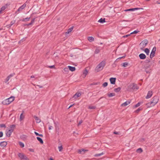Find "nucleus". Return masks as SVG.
<instances>
[{
	"instance_id": "nucleus-52",
	"label": "nucleus",
	"mask_w": 160,
	"mask_h": 160,
	"mask_svg": "<svg viewBox=\"0 0 160 160\" xmlns=\"http://www.w3.org/2000/svg\"><path fill=\"white\" fill-rule=\"evenodd\" d=\"M119 132H114V133L115 134H119Z\"/></svg>"
},
{
	"instance_id": "nucleus-63",
	"label": "nucleus",
	"mask_w": 160,
	"mask_h": 160,
	"mask_svg": "<svg viewBox=\"0 0 160 160\" xmlns=\"http://www.w3.org/2000/svg\"><path fill=\"white\" fill-rule=\"evenodd\" d=\"M7 26L8 27H11V26H10V24H9L8 25H7Z\"/></svg>"
},
{
	"instance_id": "nucleus-50",
	"label": "nucleus",
	"mask_w": 160,
	"mask_h": 160,
	"mask_svg": "<svg viewBox=\"0 0 160 160\" xmlns=\"http://www.w3.org/2000/svg\"><path fill=\"white\" fill-rule=\"evenodd\" d=\"M10 76H8L7 78H6V81L7 82H8L10 79Z\"/></svg>"
},
{
	"instance_id": "nucleus-38",
	"label": "nucleus",
	"mask_w": 160,
	"mask_h": 160,
	"mask_svg": "<svg viewBox=\"0 0 160 160\" xmlns=\"http://www.w3.org/2000/svg\"><path fill=\"white\" fill-rule=\"evenodd\" d=\"M88 73V71L87 70H85L83 72V74L85 75V76Z\"/></svg>"
},
{
	"instance_id": "nucleus-25",
	"label": "nucleus",
	"mask_w": 160,
	"mask_h": 160,
	"mask_svg": "<svg viewBox=\"0 0 160 160\" xmlns=\"http://www.w3.org/2000/svg\"><path fill=\"white\" fill-rule=\"evenodd\" d=\"M37 139L40 142L41 144H43V141L42 139L39 137H37Z\"/></svg>"
},
{
	"instance_id": "nucleus-43",
	"label": "nucleus",
	"mask_w": 160,
	"mask_h": 160,
	"mask_svg": "<svg viewBox=\"0 0 160 160\" xmlns=\"http://www.w3.org/2000/svg\"><path fill=\"white\" fill-rule=\"evenodd\" d=\"M142 109L141 108H138L137 110H136L135 112L136 113H138V112L140 110H141Z\"/></svg>"
},
{
	"instance_id": "nucleus-47",
	"label": "nucleus",
	"mask_w": 160,
	"mask_h": 160,
	"mask_svg": "<svg viewBox=\"0 0 160 160\" xmlns=\"http://www.w3.org/2000/svg\"><path fill=\"white\" fill-rule=\"evenodd\" d=\"M53 127L52 126H49V127H48V129L49 130H50L51 129H52V128Z\"/></svg>"
},
{
	"instance_id": "nucleus-3",
	"label": "nucleus",
	"mask_w": 160,
	"mask_h": 160,
	"mask_svg": "<svg viewBox=\"0 0 160 160\" xmlns=\"http://www.w3.org/2000/svg\"><path fill=\"white\" fill-rule=\"evenodd\" d=\"M15 125H12L10 126L9 129H7L6 131V135L8 137H9L12 132H13L14 128H15Z\"/></svg>"
},
{
	"instance_id": "nucleus-48",
	"label": "nucleus",
	"mask_w": 160,
	"mask_h": 160,
	"mask_svg": "<svg viewBox=\"0 0 160 160\" xmlns=\"http://www.w3.org/2000/svg\"><path fill=\"white\" fill-rule=\"evenodd\" d=\"M82 122V120H81L78 123V126H79L80 125Z\"/></svg>"
},
{
	"instance_id": "nucleus-23",
	"label": "nucleus",
	"mask_w": 160,
	"mask_h": 160,
	"mask_svg": "<svg viewBox=\"0 0 160 160\" xmlns=\"http://www.w3.org/2000/svg\"><path fill=\"white\" fill-rule=\"evenodd\" d=\"M98 22H99L101 23H103L104 22H105V18H101L98 21Z\"/></svg>"
},
{
	"instance_id": "nucleus-11",
	"label": "nucleus",
	"mask_w": 160,
	"mask_h": 160,
	"mask_svg": "<svg viewBox=\"0 0 160 160\" xmlns=\"http://www.w3.org/2000/svg\"><path fill=\"white\" fill-rule=\"evenodd\" d=\"M26 4H24L18 8V11L19 12H21L26 7Z\"/></svg>"
},
{
	"instance_id": "nucleus-54",
	"label": "nucleus",
	"mask_w": 160,
	"mask_h": 160,
	"mask_svg": "<svg viewBox=\"0 0 160 160\" xmlns=\"http://www.w3.org/2000/svg\"><path fill=\"white\" fill-rule=\"evenodd\" d=\"M78 152L79 153H81V152H82L81 149L78 150Z\"/></svg>"
},
{
	"instance_id": "nucleus-1",
	"label": "nucleus",
	"mask_w": 160,
	"mask_h": 160,
	"mask_svg": "<svg viewBox=\"0 0 160 160\" xmlns=\"http://www.w3.org/2000/svg\"><path fill=\"white\" fill-rule=\"evenodd\" d=\"M158 98L157 96L154 97L152 100L146 104V105L148 108L151 107L155 105L158 102Z\"/></svg>"
},
{
	"instance_id": "nucleus-39",
	"label": "nucleus",
	"mask_w": 160,
	"mask_h": 160,
	"mask_svg": "<svg viewBox=\"0 0 160 160\" xmlns=\"http://www.w3.org/2000/svg\"><path fill=\"white\" fill-rule=\"evenodd\" d=\"M0 127L1 128H5L6 127V126L5 124H0Z\"/></svg>"
},
{
	"instance_id": "nucleus-8",
	"label": "nucleus",
	"mask_w": 160,
	"mask_h": 160,
	"mask_svg": "<svg viewBox=\"0 0 160 160\" xmlns=\"http://www.w3.org/2000/svg\"><path fill=\"white\" fill-rule=\"evenodd\" d=\"M7 144V142L5 141H3L0 143V146L2 148H5Z\"/></svg>"
},
{
	"instance_id": "nucleus-31",
	"label": "nucleus",
	"mask_w": 160,
	"mask_h": 160,
	"mask_svg": "<svg viewBox=\"0 0 160 160\" xmlns=\"http://www.w3.org/2000/svg\"><path fill=\"white\" fill-rule=\"evenodd\" d=\"M96 107L95 106H89L88 107V108L90 109H94L96 108Z\"/></svg>"
},
{
	"instance_id": "nucleus-34",
	"label": "nucleus",
	"mask_w": 160,
	"mask_h": 160,
	"mask_svg": "<svg viewBox=\"0 0 160 160\" xmlns=\"http://www.w3.org/2000/svg\"><path fill=\"white\" fill-rule=\"evenodd\" d=\"M58 148L59 149V151H60V152L62 151V149H63L62 145L59 146L58 147Z\"/></svg>"
},
{
	"instance_id": "nucleus-51",
	"label": "nucleus",
	"mask_w": 160,
	"mask_h": 160,
	"mask_svg": "<svg viewBox=\"0 0 160 160\" xmlns=\"http://www.w3.org/2000/svg\"><path fill=\"white\" fill-rule=\"evenodd\" d=\"M54 124H55V127H56V128L57 127V125L58 124V122H54Z\"/></svg>"
},
{
	"instance_id": "nucleus-13",
	"label": "nucleus",
	"mask_w": 160,
	"mask_h": 160,
	"mask_svg": "<svg viewBox=\"0 0 160 160\" xmlns=\"http://www.w3.org/2000/svg\"><path fill=\"white\" fill-rule=\"evenodd\" d=\"M140 8H131L128 9H126L124 10L125 12H127V11H134L136 10H138L140 9Z\"/></svg>"
},
{
	"instance_id": "nucleus-44",
	"label": "nucleus",
	"mask_w": 160,
	"mask_h": 160,
	"mask_svg": "<svg viewBox=\"0 0 160 160\" xmlns=\"http://www.w3.org/2000/svg\"><path fill=\"white\" fill-rule=\"evenodd\" d=\"M15 21H13L11 22L10 24V26H12V25H13L15 22Z\"/></svg>"
},
{
	"instance_id": "nucleus-30",
	"label": "nucleus",
	"mask_w": 160,
	"mask_h": 160,
	"mask_svg": "<svg viewBox=\"0 0 160 160\" xmlns=\"http://www.w3.org/2000/svg\"><path fill=\"white\" fill-rule=\"evenodd\" d=\"M104 154V153L102 152V153H98V154H96L94 155L95 157H98L101 155H102Z\"/></svg>"
},
{
	"instance_id": "nucleus-41",
	"label": "nucleus",
	"mask_w": 160,
	"mask_h": 160,
	"mask_svg": "<svg viewBox=\"0 0 160 160\" xmlns=\"http://www.w3.org/2000/svg\"><path fill=\"white\" fill-rule=\"evenodd\" d=\"M108 84L107 82H105L103 84L102 86L103 87H105L107 86L108 85Z\"/></svg>"
},
{
	"instance_id": "nucleus-9",
	"label": "nucleus",
	"mask_w": 160,
	"mask_h": 160,
	"mask_svg": "<svg viewBox=\"0 0 160 160\" xmlns=\"http://www.w3.org/2000/svg\"><path fill=\"white\" fill-rule=\"evenodd\" d=\"M102 49V48L100 47L99 46V47H97L95 50V51L94 52L96 54L98 53L99 52H100V51Z\"/></svg>"
},
{
	"instance_id": "nucleus-59",
	"label": "nucleus",
	"mask_w": 160,
	"mask_h": 160,
	"mask_svg": "<svg viewBox=\"0 0 160 160\" xmlns=\"http://www.w3.org/2000/svg\"><path fill=\"white\" fill-rule=\"evenodd\" d=\"M3 11L2 10V9H1V8L0 9V14L2 13V12Z\"/></svg>"
},
{
	"instance_id": "nucleus-29",
	"label": "nucleus",
	"mask_w": 160,
	"mask_h": 160,
	"mask_svg": "<svg viewBox=\"0 0 160 160\" xmlns=\"http://www.w3.org/2000/svg\"><path fill=\"white\" fill-rule=\"evenodd\" d=\"M115 94L114 93H111L108 94V95L109 97H111L115 96Z\"/></svg>"
},
{
	"instance_id": "nucleus-33",
	"label": "nucleus",
	"mask_w": 160,
	"mask_h": 160,
	"mask_svg": "<svg viewBox=\"0 0 160 160\" xmlns=\"http://www.w3.org/2000/svg\"><path fill=\"white\" fill-rule=\"evenodd\" d=\"M19 144L20 146L22 148H23L24 147V143L21 142H19Z\"/></svg>"
},
{
	"instance_id": "nucleus-21",
	"label": "nucleus",
	"mask_w": 160,
	"mask_h": 160,
	"mask_svg": "<svg viewBox=\"0 0 160 160\" xmlns=\"http://www.w3.org/2000/svg\"><path fill=\"white\" fill-rule=\"evenodd\" d=\"M73 27H72L70 28H69L67 31L66 32V34H69L70 32H71L73 30Z\"/></svg>"
},
{
	"instance_id": "nucleus-18",
	"label": "nucleus",
	"mask_w": 160,
	"mask_h": 160,
	"mask_svg": "<svg viewBox=\"0 0 160 160\" xmlns=\"http://www.w3.org/2000/svg\"><path fill=\"white\" fill-rule=\"evenodd\" d=\"M68 68L69 70L72 72L74 71L75 70V67L68 66Z\"/></svg>"
},
{
	"instance_id": "nucleus-12",
	"label": "nucleus",
	"mask_w": 160,
	"mask_h": 160,
	"mask_svg": "<svg viewBox=\"0 0 160 160\" xmlns=\"http://www.w3.org/2000/svg\"><path fill=\"white\" fill-rule=\"evenodd\" d=\"M152 95V91H149L148 92V94L146 97V98L148 99L151 98Z\"/></svg>"
},
{
	"instance_id": "nucleus-55",
	"label": "nucleus",
	"mask_w": 160,
	"mask_h": 160,
	"mask_svg": "<svg viewBox=\"0 0 160 160\" xmlns=\"http://www.w3.org/2000/svg\"><path fill=\"white\" fill-rule=\"evenodd\" d=\"M34 133L37 136H39V134L38 133V132H34Z\"/></svg>"
},
{
	"instance_id": "nucleus-56",
	"label": "nucleus",
	"mask_w": 160,
	"mask_h": 160,
	"mask_svg": "<svg viewBox=\"0 0 160 160\" xmlns=\"http://www.w3.org/2000/svg\"><path fill=\"white\" fill-rule=\"evenodd\" d=\"M49 68H54V65H52V66H49Z\"/></svg>"
},
{
	"instance_id": "nucleus-22",
	"label": "nucleus",
	"mask_w": 160,
	"mask_h": 160,
	"mask_svg": "<svg viewBox=\"0 0 160 160\" xmlns=\"http://www.w3.org/2000/svg\"><path fill=\"white\" fill-rule=\"evenodd\" d=\"M63 71H64V73H65L66 74H67L68 73L69 71V69L67 67V68H65L63 69Z\"/></svg>"
},
{
	"instance_id": "nucleus-61",
	"label": "nucleus",
	"mask_w": 160,
	"mask_h": 160,
	"mask_svg": "<svg viewBox=\"0 0 160 160\" xmlns=\"http://www.w3.org/2000/svg\"><path fill=\"white\" fill-rule=\"evenodd\" d=\"M73 104H72V105H70L69 107V108H71V107H72L73 106Z\"/></svg>"
},
{
	"instance_id": "nucleus-64",
	"label": "nucleus",
	"mask_w": 160,
	"mask_h": 160,
	"mask_svg": "<svg viewBox=\"0 0 160 160\" xmlns=\"http://www.w3.org/2000/svg\"><path fill=\"white\" fill-rule=\"evenodd\" d=\"M34 77H35L34 76H31V78H34Z\"/></svg>"
},
{
	"instance_id": "nucleus-32",
	"label": "nucleus",
	"mask_w": 160,
	"mask_h": 160,
	"mask_svg": "<svg viewBox=\"0 0 160 160\" xmlns=\"http://www.w3.org/2000/svg\"><path fill=\"white\" fill-rule=\"evenodd\" d=\"M128 65V63L127 62H125L122 63V66L124 67H127Z\"/></svg>"
},
{
	"instance_id": "nucleus-45",
	"label": "nucleus",
	"mask_w": 160,
	"mask_h": 160,
	"mask_svg": "<svg viewBox=\"0 0 160 160\" xmlns=\"http://www.w3.org/2000/svg\"><path fill=\"white\" fill-rule=\"evenodd\" d=\"M138 32V31H137V30H135L134 31H133V32H131L130 33V34H134V33H137Z\"/></svg>"
},
{
	"instance_id": "nucleus-35",
	"label": "nucleus",
	"mask_w": 160,
	"mask_h": 160,
	"mask_svg": "<svg viewBox=\"0 0 160 160\" xmlns=\"http://www.w3.org/2000/svg\"><path fill=\"white\" fill-rule=\"evenodd\" d=\"M34 21H35V18L33 19L31 21V22H30V23H29L28 24V25H30L34 23Z\"/></svg>"
},
{
	"instance_id": "nucleus-60",
	"label": "nucleus",
	"mask_w": 160,
	"mask_h": 160,
	"mask_svg": "<svg viewBox=\"0 0 160 160\" xmlns=\"http://www.w3.org/2000/svg\"><path fill=\"white\" fill-rule=\"evenodd\" d=\"M39 136L42 137H43V135L42 134H39Z\"/></svg>"
},
{
	"instance_id": "nucleus-7",
	"label": "nucleus",
	"mask_w": 160,
	"mask_h": 160,
	"mask_svg": "<svg viewBox=\"0 0 160 160\" xmlns=\"http://www.w3.org/2000/svg\"><path fill=\"white\" fill-rule=\"evenodd\" d=\"M156 50V47H154L153 48L152 52H151L150 55V58H153L154 56H155V52Z\"/></svg>"
},
{
	"instance_id": "nucleus-10",
	"label": "nucleus",
	"mask_w": 160,
	"mask_h": 160,
	"mask_svg": "<svg viewBox=\"0 0 160 160\" xmlns=\"http://www.w3.org/2000/svg\"><path fill=\"white\" fill-rule=\"evenodd\" d=\"M129 87L133 89H138V87L137 85L134 83L130 85Z\"/></svg>"
},
{
	"instance_id": "nucleus-58",
	"label": "nucleus",
	"mask_w": 160,
	"mask_h": 160,
	"mask_svg": "<svg viewBox=\"0 0 160 160\" xmlns=\"http://www.w3.org/2000/svg\"><path fill=\"white\" fill-rule=\"evenodd\" d=\"M29 150L31 151V152H33L34 151V150L33 149H29Z\"/></svg>"
},
{
	"instance_id": "nucleus-4",
	"label": "nucleus",
	"mask_w": 160,
	"mask_h": 160,
	"mask_svg": "<svg viewBox=\"0 0 160 160\" xmlns=\"http://www.w3.org/2000/svg\"><path fill=\"white\" fill-rule=\"evenodd\" d=\"M14 99V97H11L8 98L2 102V103L4 104L8 105L10 104Z\"/></svg>"
},
{
	"instance_id": "nucleus-17",
	"label": "nucleus",
	"mask_w": 160,
	"mask_h": 160,
	"mask_svg": "<svg viewBox=\"0 0 160 160\" xmlns=\"http://www.w3.org/2000/svg\"><path fill=\"white\" fill-rule=\"evenodd\" d=\"M81 93L80 92L76 93L73 97V98H76L81 95Z\"/></svg>"
},
{
	"instance_id": "nucleus-26",
	"label": "nucleus",
	"mask_w": 160,
	"mask_h": 160,
	"mask_svg": "<svg viewBox=\"0 0 160 160\" xmlns=\"http://www.w3.org/2000/svg\"><path fill=\"white\" fill-rule=\"evenodd\" d=\"M144 51L147 54V55H149L150 52L149 49H148V48H146L144 49Z\"/></svg>"
},
{
	"instance_id": "nucleus-5",
	"label": "nucleus",
	"mask_w": 160,
	"mask_h": 160,
	"mask_svg": "<svg viewBox=\"0 0 160 160\" xmlns=\"http://www.w3.org/2000/svg\"><path fill=\"white\" fill-rule=\"evenodd\" d=\"M148 42V41L146 39L142 41L139 44L140 49L142 50H144L143 48L147 44Z\"/></svg>"
},
{
	"instance_id": "nucleus-20",
	"label": "nucleus",
	"mask_w": 160,
	"mask_h": 160,
	"mask_svg": "<svg viewBox=\"0 0 160 160\" xmlns=\"http://www.w3.org/2000/svg\"><path fill=\"white\" fill-rule=\"evenodd\" d=\"M23 111L22 112L19 118V120L20 121H22L24 118V116L23 115Z\"/></svg>"
},
{
	"instance_id": "nucleus-6",
	"label": "nucleus",
	"mask_w": 160,
	"mask_h": 160,
	"mask_svg": "<svg viewBox=\"0 0 160 160\" xmlns=\"http://www.w3.org/2000/svg\"><path fill=\"white\" fill-rule=\"evenodd\" d=\"M18 156L21 160H29V159L22 153H18Z\"/></svg>"
},
{
	"instance_id": "nucleus-16",
	"label": "nucleus",
	"mask_w": 160,
	"mask_h": 160,
	"mask_svg": "<svg viewBox=\"0 0 160 160\" xmlns=\"http://www.w3.org/2000/svg\"><path fill=\"white\" fill-rule=\"evenodd\" d=\"M33 117L35 118V120H36L37 123H39L41 122V120L38 117L36 116H34Z\"/></svg>"
},
{
	"instance_id": "nucleus-15",
	"label": "nucleus",
	"mask_w": 160,
	"mask_h": 160,
	"mask_svg": "<svg viewBox=\"0 0 160 160\" xmlns=\"http://www.w3.org/2000/svg\"><path fill=\"white\" fill-rule=\"evenodd\" d=\"M116 78H111L110 79V81L112 84H115Z\"/></svg>"
},
{
	"instance_id": "nucleus-57",
	"label": "nucleus",
	"mask_w": 160,
	"mask_h": 160,
	"mask_svg": "<svg viewBox=\"0 0 160 160\" xmlns=\"http://www.w3.org/2000/svg\"><path fill=\"white\" fill-rule=\"evenodd\" d=\"M81 150H82V152H85V151H88L87 150H85V149H81Z\"/></svg>"
},
{
	"instance_id": "nucleus-46",
	"label": "nucleus",
	"mask_w": 160,
	"mask_h": 160,
	"mask_svg": "<svg viewBox=\"0 0 160 160\" xmlns=\"http://www.w3.org/2000/svg\"><path fill=\"white\" fill-rule=\"evenodd\" d=\"M3 133L2 132H0V138H1L3 136Z\"/></svg>"
},
{
	"instance_id": "nucleus-24",
	"label": "nucleus",
	"mask_w": 160,
	"mask_h": 160,
	"mask_svg": "<svg viewBox=\"0 0 160 160\" xmlns=\"http://www.w3.org/2000/svg\"><path fill=\"white\" fill-rule=\"evenodd\" d=\"M88 40L90 42H92L94 41V39L92 37H88Z\"/></svg>"
},
{
	"instance_id": "nucleus-49",
	"label": "nucleus",
	"mask_w": 160,
	"mask_h": 160,
	"mask_svg": "<svg viewBox=\"0 0 160 160\" xmlns=\"http://www.w3.org/2000/svg\"><path fill=\"white\" fill-rule=\"evenodd\" d=\"M130 35V34H128V35H127L124 36H123V38H126V37H127L128 36H129Z\"/></svg>"
},
{
	"instance_id": "nucleus-27",
	"label": "nucleus",
	"mask_w": 160,
	"mask_h": 160,
	"mask_svg": "<svg viewBox=\"0 0 160 160\" xmlns=\"http://www.w3.org/2000/svg\"><path fill=\"white\" fill-rule=\"evenodd\" d=\"M144 69L145 70V71L147 73H149L151 72V70H148V67H144Z\"/></svg>"
},
{
	"instance_id": "nucleus-53",
	"label": "nucleus",
	"mask_w": 160,
	"mask_h": 160,
	"mask_svg": "<svg viewBox=\"0 0 160 160\" xmlns=\"http://www.w3.org/2000/svg\"><path fill=\"white\" fill-rule=\"evenodd\" d=\"M14 73H12L10 74L8 76H10V78L11 77L13 76L14 75Z\"/></svg>"
},
{
	"instance_id": "nucleus-28",
	"label": "nucleus",
	"mask_w": 160,
	"mask_h": 160,
	"mask_svg": "<svg viewBox=\"0 0 160 160\" xmlns=\"http://www.w3.org/2000/svg\"><path fill=\"white\" fill-rule=\"evenodd\" d=\"M121 88L120 87H118L117 88H115L114 89V91L116 92H118L120 91Z\"/></svg>"
},
{
	"instance_id": "nucleus-36",
	"label": "nucleus",
	"mask_w": 160,
	"mask_h": 160,
	"mask_svg": "<svg viewBox=\"0 0 160 160\" xmlns=\"http://www.w3.org/2000/svg\"><path fill=\"white\" fill-rule=\"evenodd\" d=\"M7 8V6L5 5L2 7L1 8V9L3 11H4Z\"/></svg>"
},
{
	"instance_id": "nucleus-14",
	"label": "nucleus",
	"mask_w": 160,
	"mask_h": 160,
	"mask_svg": "<svg viewBox=\"0 0 160 160\" xmlns=\"http://www.w3.org/2000/svg\"><path fill=\"white\" fill-rule=\"evenodd\" d=\"M139 56L140 59H144L146 57V56L143 53L140 54Z\"/></svg>"
},
{
	"instance_id": "nucleus-42",
	"label": "nucleus",
	"mask_w": 160,
	"mask_h": 160,
	"mask_svg": "<svg viewBox=\"0 0 160 160\" xmlns=\"http://www.w3.org/2000/svg\"><path fill=\"white\" fill-rule=\"evenodd\" d=\"M141 105V103L140 102H138V103H137L136 105H135L134 106L135 108H137V107H138L139 106H140Z\"/></svg>"
},
{
	"instance_id": "nucleus-40",
	"label": "nucleus",
	"mask_w": 160,
	"mask_h": 160,
	"mask_svg": "<svg viewBox=\"0 0 160 160\" xmlns=\"http://www.w3.org/2000/svg\"><path fill=\"white\" fill-rule=\"evenodd\" d=\"M137 152H142V150L141 148H139L137 150Z\"/></svg>"
},
{
	"instance_id": "nucleus-2",
	"label": "nucleus",
	"mask_w": 160,
	"mask_h": 160,
	"mask_svg": "<svg viewBox=\"0 0 160 160\" xmlns=\"http://www.w3.org/2000/svg\"><path fill=\"white\" fill-rule=\"evenodd\" d=\"M105 62L104 61H102L100 63L95 69L96 72H98L102 70L105 66Z\"/></svg>"
},
{
	"instance_id": "nucleus-62",
	"label": "nucleus",
	"mask_w": 160,
	"mask_h": 160,
	"mask_svg": "<svg viewBox=\"0 0 160 160\" xmlns=\"http://www.w3.org/2000/svg\"><path fill=\"white\" fill-rule=\"evenodd\" d=\"M38 87H39V88H42V86H40V85H38Z\"/></svg>"
},
{
	"instance_id": "nucleus-37",
	"label": "nucleus",
	"mask_w": 160,
	"mask_h": 160,
	"mask_svg": "<svg viewBox=\"0 0 160 160\" xmlns=\"http://www.w3.org/2000/svg\"><path fill=\"white\" fill-rule=\"evenodd\" d=\"M30 19V18H24L22 21H28L29 20V19Z\"/></svg>"
},
{
	"instance_id": "nucleus-19",
	"label": "nucleus",
	"mask_w": 160,
	"mask_h": 160,
	"mask_svg": "<svg viewBox=\"0 0 160 160\" xmlns=\"http://www.w3.org/2000/svg\"><path fill=\"white\" fill-rule=\"evenodd\" d=\"M130 103V102L129 101H127L124 103H122L121 105L122 106H125L128 105Z\"/></svg>"
}]
</instances>
